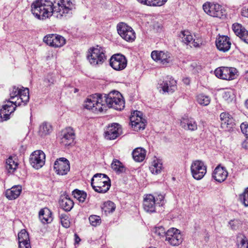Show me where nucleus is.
Listing matches in <instances>:
<instances>
[{
	"mask_svg": "<svg viewBox=\"0 0 248 248\" xmlns=\"http://www.w3.org/2000/svg\"><path fill=\"white\" fill-rule=\"evenodd\" d=\"M75 4L72 0H59L54 3L50 0H36L31 5L34 16L44 20L54 15L58 18L65 17L72 13Z\"/></svg>",
	"mask_w": 248,
	"mask_h": 248,
	"instance_id": "obj_1",
	"label": "nucleus"
},
{
	"mask_svg": "<svg viewBox=\"0 0 248 248\" xmlns=\"http://www.w3.org/2000/svg\"><path fill=\"white\" fill-rule=\"evenodd\" d=\"M106 104L103 103L102 95L95 93L88 97L85 101L84 107L94 113L101 112L107 109V106L121 110L124 108L123 96L118 91H113L104 95Z\"/></svg>",
	"mask_w": 248,
	"mask_h": 248,
	"instance_id": "obj_2",
	"label": "nucleus"
},
{
	"mask_svg": "<svg viewBox=\"0 0 248 248\" xmlns=\"http://www.w3.org/2000/svg\"><path fill=\"white\" fill-rule=\"evenodd\" d=\"M91 186L96 192L105 193L110 187V180L106 174L96 173L91 179Z\"/></svg>",
	"mask_w": 248,
	"mask_h": 248,
	"instance_id": "obj_3",
	"label": "nucleus"
},
{
	"mask_svg": "<svg viewBox=\"0 0 248 248\" xmlns=\"http://www.w3.org/2000/svg\"><path fill=\"white\" fill-rule=\"evenodd\" d=\"M10 95L11 99L14 100L15 98H17V100L9 101L8 103L13 104L16 106H25L30 99L29 90L27 88L22 87V89H20L14 86L10 92Z\"/></svg>",
	"mask_w": 248,
	"mask_h": 248,
	"instance_id": "obj_4",
	"label": "nucleus"
},
{
	"mask_svg": "<svg viewBox=\"0 0 248 248\" xmlns=\"http://www.w3.org/2000/svg\"><path fill=\"white\" fill-rule=\"evenodd\" d=\"M87 57L90 64L93 66L100 65L106 60L104 48L98 46L91 48Z\"/></svg>",
	"mask_w": 248,
	"mask_h": 248,
	"instance_id": "obj_5",
	"label": "nucleus"
},
{
	"mask_svg": "<svg viewBox=\"0 0 248 248\" xmlns=\"http://www.w3.org/2000/svg\"><path fill=\"white\" fill-rule=\"evenodd\" d=\"M202 8L204 11L211 16L223 18L226 16L225 10L217 3L206 2L203 5Z\"/></svg>",
	"mask_w": 248,
	"mask_h": 248,
	"instance_id": "obj_6",
	"label": "nucleus"
},
{
	"mask_svg": "<svg viewBox=\"0 0 248 248\" xmlns=\"http://www.w3.org/2000/svg\"><path fill=\"white\" fill-rule=\"evenodd\" d=\"M190 171L194 179L196 180H200L207 172V166L203 161L196 160L191 163Z\"/></svg>",
	"mask_w": 248,
	"mask_h": 248,
	"instance_id": "obj_7",
	"label": "nucleus"
},
{
	"mask_svg": "<svg viewBox=\"0 0 248 248\" xmlns=\"http://www.w3.org/2000/svg\"><path fill=\"white\" fill-rule=\"evenodd\" d=\"M117 30L120 36L127 42H132L136 39V33L133 29L125 23H119Z\"/></svg>",
	"mask_w": 248,
	"mask_h": 248,
	"instance_id": "obj_8",
	"label": "nucleus"
},
{
	"mask_svg": "<svg viewBox=\"0 0 248 248\" xmlns=\"http://www.w3.org/2000/svg\"><path fill=\"white\" fill-rule=\"evenodd\" d=\"M237 70L233 67H220L215 71V74L218 78L231 80L236 78Z\"/></svg>",
	"mask_w": 248,
	"mask_h": 248,
	"instance_id": "obj_9",
	"label": "nucleus"
},
{
	"mask_svg": "<svg viewBox=\"0 0 248 248\" xmlns=\"http://www.w3.org/2000/svg\"><path fill=\"white\" fill-rule=\"evenodd\" d=\"M127 61L125 57L121 54L112 55L109 60L110 66L116 71L124 69L127 66Z\"/></svg>",
	"mask_w": 248,
	"mask_h": 248,
	"instance_id": "obj_10",
	"label": "nucleus"
},
{
	"mask_svg": "<svg viewBox=\"0 0 248 248\" xmlns=\"http://www.w3.org/2000/svg\"><path fill=\"white\" fill-rule=\"evenodd\" d=\"M165 241L171 246L179 245L183 241L182 235L180 231L174 228H171L167 231V235Z\"/></svg>",
	"mask_w": 248,
	"mask_h": 248,
	"instance_id": "obj_11",
	"label": "nucleus"
},
{
	"mask_svg": "<svg viewBox=\"0 0 248 248\" xmlns=\"http://www.w3.org/2000/svg\"><path fill=\"white\" fill-rule=\"evenodd\" d=\"M45 153L42 151L37 150L31 155L30 162L34 168L39 169L45 164Z\"/></svg>",
	"mask_w": 248,
	"mask_h": 248,
	"instance_id": "obj_12",
	"label": "nucleus"
},
{
	"mask_svg": "<svg viewBox=\"0 0 248 248\" xmlns=\"http://www.w3.org/2000/svg\"><path fill=\"white\" fill-rule=\"evenodd\" d=\"M54 170L59 175L66 174L70 170L69 161L64 157L57 159L54 162Z\"/></svg>",
	"mask_w": 248,
	"mask_h": 248,
	"instance_id": "obj_13",
	"label": "nucleus"
},
{
	"mask_svg": "<svg viewBox=\"0 0 248 248\" xmlns=\"http://www.w3.org/2000/svg\"><path fill=\"white\" fill-rule=\"evenodd\" d=\"M43 40L49 46L54 47H61L66 42V40L63 37L55 34H50L46 35L44 37Z\"/></svg>",
	"mask_w": 248,
	"mask_h": 248,
	"instance_id": "obj_14",
	"label": "nucleus"
},
{
	"mask_svg": "<svg viewBox=\"0 0 248 248\" xmlns=\"http://www.w3.org/2000/svg\"><path fill=\"white\" fill-rule=\"evenodd\" d=\"M60 137L61 143L64 146H68L74 143L75 134L72 128L67 127L62 131Z\"/></svg>",
	"mask_w": 248,
	"mask_h": 248,
	"instance_id": "obj_15",
	"label": "nucleus"
},
{
	"mask_svg": "<svg viewBox=\"0 0 248 248\" xmlns=\"http://www.w3.org/2000/svg\"><path fill=\"white\" fill-rule=\"evenodd\" d=\"M159 88L164 92L172 93L176 89V81L172 77H167L158 83Z\"/></svg>",
	"mask_w": 248,
	"mask_h": 248,
	"instance_id": "obj_16",
	"label": "nucleus"
},
{
	"mask_svg": "<svg viewBox=\"0 0 248 248\" xmlns=\"http://www.w3.org/2000/svg\"><path fill=\"white\" fill-rule=\"evenodd\" d=\"M121 134V125L117 123H113L107 127L105 132V137L107 140H112L116 139Z\"/></svg>",
	"mask_w": 248,
	"mask_h": 248,
	"instance_id": "obj_17",
	"label": "nucleus"
},
{
	"mask_svg": "<svg viewBox=\"0 0 248 248\" xmlns=\"http://www.w3.org/2000/svg\"><path fill=\"white\" fill-rule=\"evenodd\" d=\"M151 57L155 61H159L164 65H167L171 62L170 54L162 51L154 50L151 53Z\"/></svg>",
	"mask_w": 248,
	"mask_h": 248,
	"instance_id": "obj_18",
	"label": "nucleus"
},
{
	"mask_svg": "<svg viewBox=\"0 0 248 248\" xmlns=\"http://www.w3.org/2000/svg\"><path fill=\"white\" fill-rule=\"evenodd\" d=\"M156 205L155 197L154 195L149 194L144 196L143 206L146 212L150 213L155 212Z\"/></svg>",
	"mask_w": 248,
	"mask_h": 248,
	"instance_id": "obj_19",
	"label": "nucleus"
},
{
	"mask_svg": "<svg viewBox=\"0 0 248 248\" xmlns=\"http://www.w3.org/2000/svg\"><path fill=\"white\" fill-rule=\"evenodd\" d=\"M217 48L223 52H227L231 48V42L227 36H219L216 41Z\"/></svg>",
	"mask_w": 248,
	"mask_h": 248,
	"instance_id": "obj_20",
	"label": "nucleus"
},
{
	"mask_svg": "<svg viewBox=\"0 0 248 248\" xmlns=\"http://www.w3.org/2000/svg\"><path fill=\"white\" fill-rule=\"evenodd\" d=\"M130 120L131 126L134 131H138L145 128L146 121L142 117L132 115Z\"/></svg>",
	"mask_w": 248,
	"mask_h": 248,
	"instance_id": "obj_21",
	"label": "nucleus"
},
{
	"mask_svg": "<svg viewBox=\"0 0 248 248\" xmlns=\"http://www.w3.org/2000/svg\"><path fill=\"white\" fill-rule=\"evenodd\" d=\"M232 29L235 34L240 39L248 44V31L241 24L235 23L232 24Z\"/></svg>",
	"mask_w": 248,
	"mask_h": 248,
	"instance_id": "obj_22",
	"label": "nucleus"
},
{
	"mask_svg": "<svg viewBox=\"0 0 248 248\" xmlns=\"http://www.w3.org/2000/svg\"><path fill=\"white\" fill-rule=\"evenodd\" d=\"M228 171L224 167L217 166L212 173V177L219 183L224 181L228 176Z\"/></svg>",
	"mask_w": 248,
	"mask_h": 248,
	"instance_id": "obj_23",
	"label": "nucleus"
},
{
	"mask_svg": "<svg viewBox=\"0 0 248 248\" xmlns=\"http://www.w3.org/2000/svg\"><path fill=\"white\" fill-rule=\"evenodd\" d=\"M180 125L185 130L191 131H195L198 128L196 121L192 118H183L180 122Z\"/></svg>",
	"mask_w": 248,
	"mask_h": 248,
	"instance_id": "obj_24",
	"label": "nucleus"
},
{
	"mask_svg": "<svg viewBox=\"0 0 248 248\" xmlns=\"http://www.w3.org/2000/svg\"><path fill=\"white\" fill-rule=\"evenodd\" d=\"M220 119L221 125L223 128H231L234 125V120L229 113H221L220 115Z\"/></svg>",
	"mask_w": 248,
	"mask_h": 248,
	"instance_id": "obj_25",
	"label": "nucleus"
},
{
	"mask_svg": "<svg viewBox=\"0 0 248 248\" xmlns=\"http://www.w3.org/2000/svg\"><path fill=\"white\" fill-rule=\"evenodd\" d=\"M60 206L65 211H70L74 206V202L67 194L61 195L59 202Z\"/></svg>",
	"mask_w": 248,
	"mask_h": 248,
	"instance_id": "obj_26",
	"label": "nucleus"
},
{
	"mask_svg": "<svg viewBox=\"0 0 248 248\" xmlns=\"http://www.w3.org/2000/svg\"><path fill=\"white\" fill-rule=\"evenodd\" d=\"M22 187L20 186H15L7 190L5 195L9 200H15L20 195Z\"/></svg>",
	"mask_w": 248,
	"mask_h": 248,
	"instance_id": "obj_27",
	"label": "nucleus"
},
{
	"mask_svg": "<svg viewBox=\"0 0 248 248\" xmlns=\"http://www.w3.org/2000/svg\"><path fill=\"white\" fill-rule=\"evenodd\" d=\"M52 213L47 208L41 209L39 213V217L41 222L44 223H49L52 221Z\"/></svg>",
	"mask_w": 248,
	"mask_h": 248,
	"instance_id": "obj_28",
	"label": "nucleus"
},
{
	"mask_svg": "<svg viewBox=\"0 0 248 248\" xmlns=\"http://www.w3.org/2000/svg\"><path fill=\"white\" fill-rule=\"evenodd\" d=\"M146 155V151L142 148H137L132 152L133 158L137 162L142 161Z\"/></svg>",
	"mask_w": 248,
	"mask_h": 248,
	"instance_id": "obj_29",
	"label": "nucleus"
},
{
	"mask_svg": "<svg viewBox=\"0 0 248 248\" xmlns=\"http://www.w3.org/2000/svg\"><path fill=\"white\" fill-rule=\"evenodd\" d=\"M143 5L151 7H159L164 5L168 0H137Z\"/></svg>",
	"mask_w": 248,
	"mask_h": 248,
	"instance_id": "obj_30",
	"label": "nucleus"
},
{
	"mask_svg": "<svg viewBox=\"0 0 248 248\" xmlns=\"http://www.w3.org/2000/svg\"><path fill=\"white\" fill-rule=\"evenodd\" d=\"M52 130V127L50 124L45 122L40 125L38 132L40 136L45 137L50 134Z\"/></svg>",
	"mask_w": 248,
	"mask_h": 248,
	"instance_id": "obj_31",
	"label": "nucleus"
},
{
	"mask_svg": "<svg viewBox=\"0 0 248 248\" xmlns=\"http://www.w3.org/2000/svg\"><path fill=\"white\" fill-rule=\"evenodd\" d=\"M17 166V162L12 156H10L6 161L5 167L9 173L14 172Z\"/></svg>",
	"mask_w": 248,
	"mask_h": 248,
	"instance_id": "obj_32",
	"label": "nucleus"
},
{
	"mask_svg": "<svg viewBox=\"0 0 248 248\" xmlns=\"http://www.w3.org/2000/svg\"><path fill=\"white\" fill-rule=\"evenodd\" d=\"M13 104H7L2 106V108L0 110V118L1 121H6L10 119V113L7 112V108H12Z\"/></svg>",
	"mask_w": 248,
	"mask_h": 248,
	"instance_id": "obj_33",
	"label": "nucleus"
},
{
	"mask_svg": "<svg viewBox=\"0 0 248 248\" xmlns=\"http://www.w3.org/2000/svg\"><path fill=\"white\" fill-rule=\"evenodd\" d=\"M112 169L117 173H123L125 171V168L122 163L119 160L113 161L111 164Z\"/></svg>",
	"mask_w": 248,
	"mask_h": 248,
	"instance_id": "obj_34",
	"label": "nucleus"
},
{
	"mask_svg": "<svg viewBox=\"0 0 248 248\" xmlns=\"http://www.w3.org/2000/svg\"><path fill=\"white\" fill-rule=\"evenodd\" d=\"M180 36L182 39V42L187 45L190 44L193 40L191 33L188 31H181Z\"/></svg>",
	"mask_w": 248,
	"mask_h": 248,
	"instance_id": "obj_35",
	"label": "nucleus"
},
{
	"mask_svg": "<svg viewBox=\"0 0 248 248\" xmlns=\"http://www.w3.org/2000/svg\"><path fill=\"white\" fill-rule=\"evenodd\" d=\"M72 194L74 198L81 202H83L85 201L87 197V194L85 192L77 189L73 191Z\"/></svg>",
	"mask_w": 248,
	"mask_h": 248,
	"instance_id": "obj_36",
	"label": "nucleus"
},
{
	"mask_svg": "<svg viewBox=\"0 0 248 248\" xmlns=\"http://www.w3.org/2000/svg\"><path fill=\"white\" fill-rule=\"evenodd\" d=\"M162 169V164L158 161H154L152 165L150 167L151 172L154 174H157L161 172Z\"/></svg>",
	"mask_w": 248,
	"mask_h": 248,
	"instance_id": "obj_37",
	"label": "nucleus"
},
{
	"mask_svg": "<svg viewBox=\"0 0 248 248\" xmlns=\"http://www.w3.org/2000/svg\"><path fill=\"white\" fill-rule=\"evenodd\" d=\"M18 244L30 242L29 234L25 230H22L18 234Z\"/></svg>",
	"mask_w": 248,
	"mask_h": 248,
	"instance_id": "obj_38",
	"label": "nucleus"
},
{
	"mask_svg": "<svg viewBox=\"0 0 248 248\" xmlns=\"http://www.w3.org/2000/svg\"><path fill=\"white\" fill-rule=\"evenodd\" d=\"M197 101L201 105L207 106L210 102V98L204 94H200L197 96Z\"/></svg>",
	"mask_w": 248,
	"mask_h": 248,
	"instance_id": "obj_39",
	"label": "nucleus"
},
{
	"mask_svg": "<svg viewBox=\"0 0 248 248\" xmlns=\"http://www.w3.org/2000/svg\"><path fill=\"white\" fill-rule=\"evenodd\" d=\"M154 233L160 238H164L166 237L167 231L162 226L155 227L153 230Z\"/></svg>",
	"mask_w": 248,
	"mask_h": 248,
	"instance_id": "obj_40",
	"label": "nucleus"
},
{
	"mask_svg": "<svg viewBox=\"0 0 248 248\" xmlns=\"http://www.w3.org/2000/svg\"><path fill=\"white\" fill-rule=\"evenodd\" d=\"M238 248H248V242L247 238L240 235L237 237Z\"/></svg>",
	"mask_w": 248,
	"mask_h": 248,
	"instance_id": "obj_41",
	"label": "nucleus"
},
{
	"mask_svg": "<svg viewBox=\"0 0 248 248\" xmlns=\"http://www.w3.org/2000/svg\"><path fill=\"white\" fill-rule=\"evenodd\" d=\"M116 206L114 202L111 201H108L104 204L103 209L107 213H112L115 209Z\"/></svg>",
	"mask_w": 248,
	"mask_h": 248,
	"instance_id": "obj_42",
	"label": "nucleus"
},
{
	"mask_svg": "<svg viewBox=\"0 0 248 248\" xmlns=\"http://www.w3.org/2000/svg\"><path fill=\"white\" fill-rule=\"evenodd\" d=\"M239 198L245 206H248V187L245 189L243 193L239 195Z\"/></svg>",
	"mask_w": 248,
	"mask_h": 248,
	"instance_id": "obj_43",
	"label": "nucleus"
},
{
	"mask_svg": "<svg viewBox=\"0 0 248 248\" xmlns=\"http://www.w3.org/2000/svg\"><path fill=\"white\" fill-rule=\"evenodd\" d=\"M90 224L93 226L99 225L101 223V219L99 216L91 215L89 217Z\"/></svg>",
	"mask_w": 248,
	"mask_h": 248,
	"instance_id": "obj_44",
	"label": "nucleus"
},
{
	"mask_svg": "<svg viewBox=\"0 0 248 248\" xmlns=\"http://www.w3.org/2000/svg\"><path fill=\"white\" fill-rule=\"evenodd\" d=\"M68 217L66 215H61L60 216L61 221L62 225L65 228H68L70 227V223L68 219Z\"/></svg>",
	"mask_w": 248,
	"mask_h": 248,
	"instance_id": "obj_45",
	"label": "nucleus"
},
{
	"mask_svg": "<svg viewBox=\"0 0 248 248\" xmlns=\"http://www.w3.org/2000/svg\"><path fill=\"white\" fill-rule=\"evenodd\" d=\"M155 202L156 204L159 206H162L164 204V196L163 194H160L157 195L156 197H155Z\"/></svg>",
	"mask_w": 248,
	"mask_h": 248,
	"instance_id": "obj_46",
	"label": "nucleus"
},
{
	"mask_svg": "<svg viewBox=\"0 0 248 248\" xmlns=\"http://www.w3.org/2000/svg\"><path fill=\"white\" fill-rule=\"evenodd\" d=\"M240 128L242 132L247 136V134L248 133V124L246 123H243L240 125Z\"/></svg>",
	"mask_w": 248,
	"mask_h": 248,
	"instance_id": "obj_47",
	"label": "nucleus"
},
{
	"mask_svg": "<svg viewBox=\"0 0 248 248\" xmlns=\"http://www.w3.org/2000/svg\"><path fill=\"white\" fill-rule=\"evenodd\" d=\"M229 224L232 230H236L237 228L238 221L236 220H231Z\"/></svg>",
	"mask_w": 248,
	"mask_h": 248,
	"instance_id": "obj_48",
	"label": "nucleus"
},
{
	"mask_svg": "<svg viewBox=\"0 0 248 248\" xmlns=\"http://www.w3.org/2000/svg\"><path fill=\"white\" fill-rule=\"evenodd\" d=\"M241 15L243 16L248 17V7H244L242 9Z\"/></svg>",
	"mask_w": 248,
	"mask_h": 248,
	"instance_id": "obj_49",
	"label": "nucleus"
},
{
	"mask_svg": "<svg viewBox=\"0 0 248 248\" xmlns=\"http://www.w3.org/2000/svg\"><path fill=\"white\" fill-rule=\"evenodd\" d=\"M19 248H31L30 242H26L19 244Z\"/></svg>",
	"mask_w": 248,
	"mask_h": 248,
	"instance_id": "obj_50",
	"label": "nucleus"
},
{
	"mask_svg": "<svg viewBox=\"0 0 248 248\" xmlns=\"http://www.w3.org/2000/svg\"><path fill=\"white\" fill-rule=\"evenodd\" d=\"M74 239H75V245H78L79 242L81 241V239L79 238L78 235L77 233H75L74 234Z\"/></svg>",
	"mask_w": 248,
	"mask_h": 248,
	"instance_id": "obj_51",
	"label": "nucleus"
},
{
	"mask_svg": "<svg viewBox=\"0 0 248 248\" xmlns=\"http://www.w3.org/2000/svg\"><path fill=\"white\" fill-rule=\"evenodd\" d=\"M44 82L47 84V85H50L51 84H53V80L52 78H45L44 79Z\"/></svg>",
	"mask_w": 248,
	"mask_h": 248,
	"instance_id": "obj_52",
	"label": "nucleus"
},
{
	"mask_svg": "<svg viewBox=\"0 0 248 248\" xmlns=\"http://www.w3.org/2000/svg\"><path fill=\"white\" fill-rule=\"evenodd\" d=\"M242 146L244 148L248 149V138L243 143Z\"/></svg>",
	"mask_w": 248,
	"mask_h": 248,
	"instance_id": "obj_53",
	"label": "nucleus"
},
{
	"mask_svg": "<svg viewBox=\"0 0 248 248\" xmlns=\"http://www.w3.org/2000/svg\"><path fill=\"white\" fill-rule=\"evenodd\" d=\"M7 112L9 113L10 114H11L12 112H13L15 110L16 107H14L12 106V108H7Z\"/></svg>",
	"mask_w": 248,
	"mask_h": 248,
	"instance_id": "obj_54",
	"label": "nucleus"
},
{
	"mask_svg": "<svg viewBox=\"0 0 248 248\" xmlns=\"http://www.w3.org/2000/svg\"><path fill=\"white\" fill-rule=\"evenodd\" d=\"M133 115H135L136 116H138L140 117L142 116V113L139 111H136L133 112Z\"/></svg>",
	"mask_w": 248,
	"mask_h": 248,
	"instance_id": "obj_55",
	"label": "nucleus"
},
{
	"mask_svg": "<svg viewBox=\"0 0 248 248\" xmlns=\"http://www.w3.org/2000/svg\"><path fill=\"white\" fill-rule=\"evenodd\" d=\"M184 82L186 84L188 85L190 83V79L188 78H186L183 79Z\"/></svg>",
	"mask_w": 248,
	"mask_h": 248,
	"instance_id": "obj_56",
	"label": "nucleus"
},
{
	"mask_svg": "<svg viewBox=\"0 0 248 248\" xmlns=\"http://www.w3.org/2000/svg\"><path fill=\"white\" fill-rule=\"evenodd\" d=\"M190 44H191L194 47H199L200 46L199 44L196 42L194 40H193Z\"/></svg>",
	"mask_w": 248,
	"mask_h": 248,
	"instance_id": "obj_57",
	"label": "nucleus"
},
{
	"mask_svg": "<svg viewBox=\"0 0 248 248\" xmlns=\"http://www.w3.org/2000/svg\"><path fill=\"white\" fill-rule=\"evenodd\" d=\"M245 78L247 79V80L248 81V71H247L246 72V78Z\"/></svg>",
	"mask_w": 248,
	"mask_h": 248,
	"instance_id": "obj_58",
	"label": "nucleus"
},
{
	"mask_svg": "<svg viewBox=\"0 0 248 248\" xmlns=\"http://www.w3.org/2000/svg\"><path fill=\"white\" fill-rule=\"evenodd\" d=\"M246 106L247 108H248V100L246 101Z\"/></svg>",
	"mask_w": 248,
	"mask_h": 248,
	"instance_id": "obj_59",
	"label": "nucleus"
},
{
	"mask_svg": "<svg viewBox=\"0 0 248 248\" xmlns=\"http://www.w3.org/2000/svg\"><path fill=\"white\" fill-rule=\"evenodd\" d=\"M72 0L74 1V3H75V0ZM75 4L76 5V4Z\"/></svg>",
	"mask_w": 248,
	"mask_h": 248,
	"instance_id": "obj_60",
	"label": "nucleus"
}]
</instances>
